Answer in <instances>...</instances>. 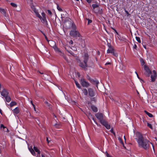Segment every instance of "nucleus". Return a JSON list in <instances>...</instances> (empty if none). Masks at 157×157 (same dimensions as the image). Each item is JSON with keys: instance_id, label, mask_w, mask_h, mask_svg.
I'll return each instance as SVG.
<instances>
[{"instance_id": "f257e3e1", "label": "nucleus", "mask_w": 157, "mask_h": 157, "mask_svg": "<svg viewBox=\"0 0 157 157\" xmlns=\"http://www.w3.org/2000/svg\"><path fill=\"white\" fill-rule=\"evenodd\" d=\"M89 59V55L87 53H85L83 58V63L82 62H80L79 63V66L86 71L87 70V67H88L87 63ZM80 62L81 61L80 60Z\"/></svg>"}, {"instance_id": "f03ea898", "label": "nucleus", "mask_w": 157, "mask_h": 157, "mask_svg": "<svg viewBox=\"0 0 157 157\" xmlns=\"http://www.w3.org/2000/svg\"><path fill=\"white\" fill-rule=\"evenodd\" d=\"M149 141L147 140L144 139V138L138 142L139 147H141L147 149L148 147V143Z\"/></svg>"}, {"instance_id": "7ed1b4c3", "label": "nucleus", "mask_w": 157, "mask_h": 157, "mask_svg": "<svg viewBox=\"0 0 157 157\" xmlns=\"http://www.w3.org/2000/svg\"><path fill=\"white\" fill-rule=\"evenodd\" d=\"M64 25L66 26L67 29H69L71 27H74V25L73 24V22L70 19L68 18H66L65 21H63Z\"/></svg>"}, {"instance_id": "20e7f679", "label": "nucleus", "mask_w": 157, "mask_h": 157, "mask_svg": "<svg viewBox=\"0 0 157 157\" xmlns=\"http://www.w3.org/2000/svg\"><path fill=\"white\" fill-rule=\"evenodd\" d=\"M95 116L96 118L99 120L100 123L105 120L104 119V115L101 113H96L95 114Z\"/></svg>"}, {"instance_id": "39448f33", "label": "nucleus", "mask_w": 157, "mask_h": 157, "mask_svg": "<svg viewBox=\"0 0 157 157\" xmlns=\"http://www.w3.org/2000/svg\"><path fill=\"white\" fill-rule=\"evenodd\" d=\"M47 41L48 42L49 45L52 47L53 48L54 50H58V47L56 45V43L53 40H47Z\"/></svg>"}, {"instance_id": "423d86ee", "label": "nucleus", "mask_w": 157, "mask_h": 157, "mask_svg": "<svg viewBox=\"0 0 157 157\" xmlns=\"http://www.w3.org/2000/svg\"><path fill=\"white\" fill-rule=\"evenodd\" d=\"M107 53H111L114 56L117 57L118 56V53L115 52V50L113 47L109 48L107 50Z\"/></svg>"}, {"instance_id": "0eeeda50", "label": "nucleus", "mask_w": 157, "mask_h": 157, "mask_svg": "<svg viewBox=\"0 0 157 157\" xmlns=\"http://www.w3.org/2000/svg\"><path fill=\"white\" fill-rule=\"evenodd\" d=\"M144 68L145 72H144L145 75L149 77L151 73V72L149 68L146 65L144 66Z\"/></svg>"}, {"instance_id": "6e6552de", "label": "nucleus", "mask_w": 157, "mask_h": 157, "mask_svg": "<svg viewBox=\"0 0 157 157\" xmlns=\"http://www.w3.org/2000/svg\"><path fill=\"white\" fill-rule=\"evenodd\" d=\"M80 82L81 85L83 87H87L90 86L89 83L86 81L84 79H81Z\"/></svg>"}, {"instance_id": "1a4fd4ad", "label": "nucleus", "mask_w": 157, "mask_h": 157, "mask_svg": "<svg viewBox=\"0 0 157 157\" xmlns=\"http://www.w3.org/2000/svg\"><path fill=\"white\" fill-rule=\"evenodd\" d=\"M101 124L104 126L107 129H109L110 128V125L109 124L108 122L105 120L101 122Z\"/></svg>"}, {"instance_id": "9d476101", "label": "nucleus", "mask_w": 157, "mask_h": 157, "mask_svg": "<svg viewBox=\"0 0 157 157\" xmlns=\"http://www.w3.org/2000/svg\"><path fill=\"white\" fill-rule=\"evenodd\" d=\"M70 34L71 36H79L80 34L79 33L75 30L71 31L70 33Z\"/></svg>"}, {"instance_id": "9b49d317", "label": "nucleus", "mask_w": 157, "mask_h": 157, "mask_svg": "<svg viewBox=\"0 0 157 157\" xmlns=\"http://www.w3.org/2000/svg\"><path fill=\"white\" fill-rule=\"evenodd\" d=\"M56 52H58V54L61 56L63 57L64 59L67 61H68V59L64 55V54L62 52V51L59 49V48H58V50H55Z\"/></svg>"}, {"instance_id": "f8f14e48", "label": "nucleus", "mask_w": 157, "mask_h": 157, "mask_svg": "<svg viewBox=\"0 0 157 157\" xmlns=\"http://www.w3.org/2000/svg\"><path fill=\"white\" fill-rule=\"evenodd\" d=\"M136 136L138 138V139L137 138L136 139L137 140V142H139L144 138L142 134H141L140 132H137L136 133Z\"/></svg>"}, {"instance_id": "ddd939ff", "label": "nucleus", "mask_w": 157, "mask_h": 157, "mask_svg": "<svg viewBox=\"0 0 157 157\" xmlns=\"http://www.w3.org/2000/svg\"><path fill=\"white\" fill-rule=\"evenodd\" d=\"M1 93V95L4 97L8 95L9 92L7 90L4 88H3L2 90L0 92Z\"/></svg>"}, {"instance_id": "4468645a", "label": "nucleus", "mask_w": 157, "mask_h": 157, "mask_svg": "<svg viewBox=\"0 0 157 157\" xmlns=\"http://www.w3.org/2000/svg\"><path fill=\"white\" fill-rule=\"evenodd\" d=\"M88 92L90 97H92L94 96V92L92 89L89 88L88 89Z\"/></svg>"}, {"instance_id": "2eb2a0df", "label": "nucleus", "mask_w": 157, "mask_h": 157, "mask_svg": "<svg viewBox=\"0 0 157 157\" xmlns=\"http://www.w3.org/2000/svg\"><path fill=\"white\" fill-rule=\"evenodd\" d=\"M90 82L93 83V84H96V87H98V84L99 83V81L97 80L96 79H92L90 81Z\"/></svg>"}, {"instance_id": "dca6fc26", "label": "nucleus", "mask_w": 157, "mask_h": 157, "mask_svg": "<svg viewBox=\"0 0 157 157\" xmlns=\"http://www.w3.org/2000/svg\"><path fill=\"white\" fill-rule=\"evenodd\" d=\"M91 108L92 110L94 112H97L98 111L97 108L94 105H91Z\"/></svg>"}, {"instance_id": "f3484780", "label": "nucleus", "mask_w": 157, "mask_h": 157, "mask_svg": "<svg viewBox=\"0 0 157 157\" xmlns=\"http://www.w3.org/2000/svg\"><path fill=\"white\" fill-rule=\"evenodd\" d=\"M94 67V64L93 62L92 61H90L89 62L88 65V67L92 68Z\"/></svg>"}, {"instance_id": "a211bd4d", "label": "nucleus", "mask_w": 157, "mask_h": 157, "mask_svg": "<svg viewBox=\"0 0 157 157\" xmlns=\"http://www.w3.org/2000/svg\"><path fill=\"white\" fill-rule=\"evenodd\" d=\"M157 77V75H151V81L154 82Z\"/></svg>"}, {"instance_id": "6ab92c4d", "label": "nucleus", "mask_w": 157, "mask_h": 157, "mask_svg": "<svg viewBox=\"0 0 157 157\" xmlns=\"http://www.w3.org/2000/svg\"><path fill=\"white\" fill-rule=\"evenodd\" d=\"M35 14H36V16L39 18H40V19H41V17L40 15L39 14V13L37 12V11L35 10V9L33 10Z\"/></svg>"}, {"instance_id": "aec40b11", "label": "nucleus", "mask_w": 157, "mask_h": 157, "mask_svg": "<svg viewBox=\"0 0 157 157\" xmlns=\"http://www.w3.org/2000/svg\"><path fill=\"white\" fill-rule=\"evenodd\" d=\"M41 21L42 22L44 23H45V24H47V21L46 17H42L41 19H40Z\"/></svg>"}, {"instance_id": "412c9836", "label": "nucleus", "mask_w": 157, "mask_h": 157, "mask_svg": "<svg viewBox=\"0 0 157 157\" xmlns=\"http://www.w3.org/2000/svg\"><path fill=\"white\" fill-rule=\"evenodd\" d=\"M13 111L14 113L16 114H18L19 112V108L18 107L14 109H13Z\"/></svg>"}, {"instance_id": "4be33fe9", "label": "nucleus", "mask_w": 157, "mask_h": 157, "mask_svg": "<svg viewBox=\"0 0 157 157\" xmlns=\"http://www.w3.org/2000/svg\"><path fill=\"white\" fill-rule=\"evenodd\" d=\"M89 118H91L94 121V122L97 124H98L97 122L96 121H95V119H94V117L92 116V115L91 113H89Z\"/></svg>"}, {"instance_id": "5701e85b", "label": "nucleus", "mask_w": 157, "mask_h": 157, "mask_svg": "<svg viewBox=\"0 0 157 157\" xmlns=\"http://www.w3.org/2000/svg\"><path fill=\"white\" fill-rule=\"evenodd\" d=\"M5 98V99H6V101L9 102H10L11 101V98L10 97V96H8V95L6 96V97H4Z\"/></svg>"}, {"instance_id": "b1692460", "label": "nucleus", "mask_w": 157, "mask_h": 157, "mask_svg": "<svg viewBox=\"0 0 157 157\" xmlns=\"http://www.w3.org/2000/svg\"><path fill=\"white\" fill-rule=\"evenodd\" d=\"M33 149L36 152H37L38 154H40V150L37 148V147L35 146H34L33 147Z\"/></svg>"}, {"instance_id": "393cba45", "label": "nucleus", "mask_w": 157, "mask_h": 157, "mask_svg": "<svg viewBox=\"0 0 157 157\" xmlns=\"http://www.w3.org/2000/svg\"><path fill=\"white\" fill-rule=\"evenodd\" d=\"M144 112L150 117H152L153 116L152 114L149 113L146 110L144 111Z\"/></svg>"}, {"instance_id": "a878e982", "label": "nucleus", "mask_w": 157, "mask_h": 157, "mask_svg": "<svg viewBox=\"0 0 157 157\" xmlns=\"http://www.w3.org/2000/svg\"><path fill=\"white\" fill-rule=\"evenodd\" d=\"M29 149L31 153L33 155H35L36 154L34 151V150L32 148H29Z\"/></svg>"}, {"instance_id": "bb28decb", "label": "nucleus", "mask_w": 157, "mask_h": 157, "mask_svg": "<svg viewBox=\"0 0 157 157\" xmlns=\"http://www.w3.org/2000/svg\"><path fill=\"white\" fill-rule=\"evenodd\" d=\"M140 61L141 64L142 66L144 65L145 63V62L144 60V59L142 58H140Z\"/></svg>"}, {"instance_id": "cd10ccee", "label": "nucleus", "mask_w": 157, "mask_h": 157, "mask_svg": "<svg viewBox=\"0 0 157 157\" xmlns=\"http://www.w3.org/2000/svg\"><path fill=\"white\" fill-rule=\"evenodd\" d=\"M75 83L76 84V85L79 88H81V86L80 84L78 83L76 80H75Z\"/></svg>"}, {"instance_id": "c85d7f7f", "label": "nucleus", "mask_w": 157, "mask_h": 157, "mask_svg": "<svg viewBox=\"0 0 157 157\" xmlns=\"http://www.w3.org/2000/svg\"><path fill=\"white\" fill-rule=\"evenodd\" d=\"M83 91L84 94L86 96L88 93L87 90L86 89H83Z\"/></svg>"}, {"instance_id": "c756f323", "label": "nucleus", "mask_w": 157, "mask_h": 157, "mask_svg": "<svg viewBox=\"0 0 157 157\" xmlns=\"http://www.w3.org/2000/svg\"><path fill=\"white\" fill-rule=\"evenodd\" d=\"M16 104V103L15 101H12L10 103V106L12 107Z\"/></svg>"}, {"instance_id": "7c9ffc66", "label": "nucleus", "mask_w": 157, "mask_h": 157, "mask_svg": "<svg viewBox=\"0 0 157 157\" xmlns=\"http://www.w3.org/2000/svg\"><path fill=\"white\" fill-rule=\"evenodd\" d=\"M0 12L3 14H5L6 12L5 10L2 8H0Z\"/></svg>"}, {"instance_id": "2f4dec72", "label": "nucleus", "mask_w": 157, "mask_h": 157, "mask_svg": "<svg viewBox=\"0 0 157 157\" xmlns=\"http://www.w3.org/2000/svg\"><path fill=\"white\" fill-rule=\"evenodd\" d=\"M44 103L46 104V105L48 106L49 107V109H50V108H51V105L49 104L48 102L47 101H45V102H44Z\"/></svg>"}, {"instance_id": "473e14b6", "label": "nucleus", "mask_w": 157, "mask_h": 157, "mask_svg": "<svg viewBox=\"0 0 157 157\" xmlns=\"http://www.w3.org/2000/svg\"><path fill=\"white\" fill-rule=\"evenodd\" d=\"M118 139L119 140L120 143H121L123 145L124 148H126L124 146V143H123V141H122V139H121V138L120 137H119L118 138Z\"/></svg>"}, {"instance_id": "72a5a7b5", "label": "nucleus", "mask_w": 157, "mask_h": 157, "mask_svg": "<svg viewBox=\"0 0 157 157\" xmlns=\"http://www.w3.org/2000/svg\"><path fill=\"white\" fill-rule=\"evenodd\" d=\"M98 6V5L96 4H94L92 5V7L93 9H94L95 8H97Z\"/></svg>"}, {"instance_id": "f704fd0d", "label": "nucleus", "mask_w": 157, "mask_h": 157, "mask_svg": "<svg viewBox=\"0 0 157 157\" xmlns=\"http://www.w3.org/2000/svg\"><path fill=\"white\" fill-rule=\"evenodd\" d=\"M147 40H143L142 41V44H146V45H147Z\"/></svg>"}, {"instance_id": "c9c22d12", "label": "nucleus", "mask_w": 157, "mask_h": 157, "mask_svg": "<svg viewBox=\"0 0 157 157\" xmlns=\"http://www.w3.org/2000/svg\"><path fill=\"white\" fill-rule=\"evenodd\" d=\"M90 100L91 101H94V102L95 103L96 101L97 100L95 97H93L91 98Z\"/></svg>"}, {"instance_id": "e433bc0d", "label": "nucleus", "mask_w": 157, "mask_h": 157, "mask_svg": "<svg viewBox=\"0 0 157 157\" xmlns=\"http://www.w3.org/2000/svg\"><path fill=\"white\" fill-rule=\"evenodd\" d=\"M57 9H58V10L60 11H62L63 10H62V9L58 5H57Z\"/></svg>"}, {"instance_id": "4c0bfd02", "label": "nucleus", "mask_w": 157, "mask_h": 157, "mask_svg": "<svg viewBox=\"0 0 157 157\" xmlns=\"http://www.w3.org/2000/svg\"><path fill=\"white\" fill-rule=\"evenodd\" d=\"M10 4L12 6L14 7H16L17 6L16 4L13 3H11Z\"/></svg>"}, {"instance_id": "58836bf2", "label": "nucleus", "mask_w": 157, "mask_h": 157, "mask_svg": "<svg viewBox=\"0 0 157 157\" xmlns=\"http://www.w3.org/2000/svg\"><path fill=\"white\" fill-rule=\"evenodd\" d=\"M64 16V14H61V18L62 19V21L65 20L64 19H65V18Z\"/></svg>"}, {"instance_id": "ea45409f", "label": "nucleus", "mask_w": 157, "mask_h": 157, "mask_svg": "<svg viewBox=\"0 0 157 157\" xmlns=\"http://www.w3.org/2000/svg\"><path fill=\"white\" fill-rule=\"evenodd\" d=\"M147 126L148 127H149L151 129H153V128L151 125V124H149V123H147Z\"/></svg>"}, {"instance_id": "a19ab883", "label": "nucleus", "mask_w": 157, "mask_h": 157, "mask_svg": "<svg viewBox=\"0 0 157 157\" xmlns=\"http://www.w3.org/2000/svg\"><path fill=\"white\" fill-rule=\"evenodd\" d=\"M86 78L87 79L89 80L90 82L92 78H91L88 75H87L86 76Z\"/></svg>"}, {"instance_id": "79ce46f5", "label": "nucleus", "mask_w": 157, "mask_h": 157, "mask_svg": "<svg viewBox=\"0 0 157 157\" xmlns=\"http://www.w3.org/2000/svg\"><path fill=\"white\" fill-rule=\"evenodd\" d=\"M110 131L111 133H113L114 135H115V133L113 130V128H111V129Z\"/></svg>"}, {"instance_id": "37998d69", "label": "nucleus", "mask_w": 157, "mask_h": 157, "mask_svg": "<svg viewBox=\"0 0 157 157\" xmlns=\"http://www.w3.org/2000/svg\"><path fill=\"white\" fill-rule=\"evenodd\" d=\"M35 121L36 122V123L39 125V120L37 118H35Z\"/></svg>"}, {"instance_id": "c03bdc74", "label": "nucleus", "mask_w": 157, "mask_h": 157, "mask_svg": "<svg viewBox=\"0 0 157 157\" xmlns=\"http://www.w3.org/2000/svg\"><path fill=\"white\" fill-rule=\"evenodd\" d=\"M107 45L108 46V47H109V48H110L113 47V46H111V45L110 43H109L108 42H107Z\"/></svg>"}, {"instance_id": "a18cd8bd", "label": "nucleus", "mask_w": 157, "mask_h": 157, "mask_svg": "<svg viewBox=\"0 0 157 157\" xmlns=\"http://www.w3.org/2000/svg\"><path fill=\"white\" fill-rule=\"evenodd\" d=\"M47 12H48V14H49L50 15H52V13L50 10H47Z\"/></svg>"}, {"instance_id": "49530a36", "label": "nucleus", "mask_w": 157, "mask_h": 157, "mask_svg": "<svg viewBox=\"0 0 157 157\" xmlns=\"http://www.w3.org/2000/svg\"><path fill=\"white\" fill-rule=\"evenodd\" d=\"M6 128L7 130H8V129L6 128L3 124H1V128Z\"/></svg>"}, {"instance_id": "de8ad7c7", "label": "nucleus", "mask_w": 157, "mask_h": 157, "mask_svg": "<svg viewBox=\"0 0 157 157\" xmlns=\"http://www.w3.org/2000/svg\"><path fill=\"white\" fill-rule=\"evenodd\" d=\"M105 153L107 157H111L112 156L110 155L107 152H105Z\"/></svg>"}, {"instance_id": "09e8293b", "label": "nucleus", "mask_w": 157, "mask_h": 157, "mask_svg": "<svg viewBox=\"0 0 157 157\" xmlns=\"http://www.w3.org/2000/svg\"><path fill=\"white\" fill-rule=\"evenodd\" d=\"M67 52L71 55H73L74 53L71 51H69L68 50H67Z\"/></svg>"}, {"instance_id": "8fccbe9b", "label": "nucleus", "mask_w": 157, "mask_h": 157, "mask_svg": "<svg viewBox=\"0 0 157 157\" xmlns=\"http://www.w3.org/2000/svg\"><path fill=\"white\" fill-rule=\"evenodd\" d=\"M41 15L43 17H45V14L44 13V12L42 13H41Z\"/></svg>"}, {"instance_id": "3c124183", "label": "nucleus", "mask_w": 157, "mask_h": 157, "mask_svg": "<svg viewBox=\"0 0 157 157\" xmlns=\"http://www.w3.org/2000/svg\"><path fill=\"white\" fill-rule=\"evenodd\" d=\"M92 21L91 20L88 19V24H89L92 22Z\"/></svg>"}, {"instance_id": "603ef678", "label": "nucleus", "mask_w": 157, "mask_h": 157, "mask_svg": "<svg viewBox=\"0 0 157 157\" xmlns=\"http://www.w3.org/2000/svg\"><path fill=\"white\" fill-rule=\"evenodd\" d=\"M152 72H153V75H157L156 72L155 70H153Z\"/></svg>"}, {"instance_id": "864d4df0", "label": "nucleus", "mask_w": 157, "mask_h": 157, "mask_svg": "<svg viewBox=\"0 0 157 157\" xmlns=\"http://www.w3.org/2000/svg\"><path fill=\"white\" fill-rule=\"evenodd\" d=\"M54 126L57 128H59V125L57 124H56Z\"/></svg>"}, {"instance_id": "5fc2aeb1", "label": "nucleus", "mask_w": 157, "mask_h": 157, "mask_svg": "<svg viewBox=\"0 0 157 157\" xmlns=\"http://www.w3.org/2000/svg\"><path fill=\"white\" fill-rule=\"evenodd\" d=\"M151 144L152 145V147H153V151H155V149H154V145H153V144L151 143Z\"/></svg>"}, {"instance_id": "6e6d98bb", "label": "nucleus", "mask_w": 157, "mask_h": 157, "mask_svg": "<svg viewBox=\"0 0 157 157\" xmlns=\"http://www.w3.org/2000/svg\"><path fill=\"white\" fill-rule=\"evenodd\" d=\"M69 44H73V41L72 40H71L69 42Z\"/></svg>"}, {"instance_id": "4d7b16f0", "label": "nucleus", "mask_w": 157, "mask_h": 157, "mask_svg": "<svg viewBox=\"0 0 157 157\" xmlns=\"http://www.w3.org/2000/svg\"><path fill=\"white\" fill-rule=\"evenodd\" d=\"M136 48H137L136 45V44H134V46H133V48L136 49Z\"/></svg>"}, {"instance_id": "13d9d810", "label": "nucleus", "mask_w": 157, "mask_h": 157, "mask_svg": "<svg viewBox=\"0 0 157 157\" xmlns=\"http://www.w3.org/2000/svg\"><path fill=\"white\" fill-rule=\"evenodd\" d=\"M147 43L148 44H149L150 43H151V40H147Z\"/></svg>"}, {"instance_id": "bf43d9fd", "label": "nucleus", "mask_w": 157, "mask_h": 157, "mask_svg": "<svg viewBox=\"0 0 157 157\" xmlns=\"http://www.w3.org/2000/svg\"><path fill=\"white\" fill-rule=\"evenodd\" d=\"M46 140H47V142H48V143H49V142H50V141H49L48 139V137H47L46 138Z\"/></svg>"}, {"instance_id": "052dcab7", "label": "nucleus", "mask_w": 157, "mask_h": 157, "mask_svg": "<svg viewBox=\"0 0 157 157\" xmlns=\"http://www.w3.org/2000/svg\"><path fill=\"white\" fill-rule=\"evenodd\" d=\"M143 46L144 48H145L146 49V44H143Z\"/></svg>"}, {"instance_id": "680f3d73", "label": "nucleus", "mask_w": 157, "mask_h": 157, "mask_svg": "<svg viewBox=\"0 0 157 157\" xmlns=\"http://www.w3.org/2000/svg\"><path fill=\"white\" fill-rule=\"evenodd\" d=\"M137 77L138 78L140 79V80H142L139 77L138 74H137Z\"/></svg>"}, {"instance_id": "e2e57ef3", "label": "nucleus", "mask_w": 157, "mask_h": 157, "mask_svg": "<svg viewBox=\"0 0 157 157\" xmlns=\"http://www.w3.org/2000/svg\"><path fill=\"white\" fill-rule=\"evenodd\" d=\"M77 74L78 75V77H79L80 76V75L79 73V72H78L77 73Z\"/></svg>"}, {"instance_id": "0e129e2a", "label": "nucleus", "mask_w": 157, "mask_h": 157, "mask_svg": "<svg viewBox=\"0 0 157 157\" xmlns=\"http://www.w3.org/2000/svg\"><path fill=\"white\" fill-rule=\"evenodd\" d=\"M125 11L126 13H127L129 15V14L128 13L127 11L125 10Z\"/></svg>"}, {"instance_id": "69168bd1", "label": "nucleus", "mask_w": 157, "mask_h": 157, "mask_svg": "<svg viewBox=\"0 0 157 157\" xmlns=\"http://www.w3.org/2000/svg\"><path fill=\"white\" fill-rule=\"evenodd\" d=\"M111 63H107L105 64V65H106L107 64H110Z\"/></svg>"}, {"instance_id": "338daca9", "label": "nucleus", "mask_w": 157, "mask_h": 157, "mask_svg": "<svg viewBox=\"0 0 157 157\" xmlns=\"http://www.w3.org/2000/svg\"><path fill=\"white\" fill-rule=\"evenodd\" d=\"M136 40L139 43H141V40Z\"/></svg>"}, {"instance_id": "774afa93", "label": "nucleus", "mask_w": 157, "mask_h": 157, "mask_svg": "<svg viewBox=\"0 0 157 157\" xmlns=\"http://www.w3.org/2000/svg\"><path fill=\"white\" fill-rule=\"evenodd\" d=\"M41 157H45L44 155L42 154L41 155Z\"/></svg>"}]
</instances>
